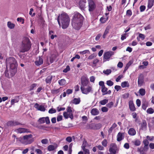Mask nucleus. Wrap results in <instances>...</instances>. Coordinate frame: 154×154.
I'll use <instances>...</instances> for the list:
<instances>
[{
  "label": "nucleus",
  "instance_id": "obj_8",
  "mask_svg": "<svg viewBox=\"0 0 154 154\" xmlns=\"http://www.w3.org/2000/svg\"><path fill=\"white\" fill-rule=\"evenodd\" d=\"M114 52L112 51H109L104 53L103 58L107 60H109L111 57L114 54Z\"/></svg>",
  "mask_w": 154,
  "mask_h": 154
},
{
  "label": "nucleus",
  "instance_id": "obj_7",
  "mask_svg": "<svg viewBox=\"0 0 154 154\" xmlns=\"http://www.w3.org/2000/svg\"><path fill=\"white\" fill-rule=\"evenodd\" d=\"M88 10L89 12H92L96 8V5L95 2L92 0H88Z\"/></svg>",
  "mask_w": 154,
  "mask_h": 154
},
{
  "label": "nucleus",
  "instance_id": "obj_21",
  "mask_svg": "<svg viewBox=\"0 0 154 154\" xmlns=\"http://www.w3.org/2000/svg\"><path fill=\"white\" fill-rule=\"evenodd\" d=\"M129 109L131 111H134L135 110V108L133 101L130 100L129 102Z\"/></svg>",
  "mask_w": 154,
  "mask_h": 154
},
{
  "label": "nucleus",
  "instance_id": "obj_37",
  "mask_svg": "<svg viewBox=\"0 0 154 154\" xmlns=\"http://www.w3.org/2000/svg\"><path fill=\"white\" fill-rule=\"evenodd\" d=\"M99 60L97 58L94 59L92 61V65H91L92 67L96 66L97 64L99 62Z\"/></svg>",
  "mask_w": 154,
  "mask_h": 154
},
{
  "label": "nucleus",
  "instance_id": "obj_43",
  "mask_svg": "<svg viewBox=\"0 0 154 154\" xmlns=\"http://www.w3.org/2000/svg\"><path fill=\"white\" fill-rule=\"evenodd\" d=\"M108 143L107 140L106 139H104L101 142L102 145L104 147H106Z\"/></svg>",
  "mask_w": 154,
  "mask_h": 154
},
{
  "label": "nucleus",
  "instance_id": "obj_26",
  "mask_svg": "<svg viewBox=\"0 0 154 154\" xmlns=\"http://www.w3.org/2000/svg\"><path fill=\"white\" fill-rule=\"evenodd\" d=\"M52 78L53 76L52 75H50L48 76L45 79L46 83L50 84L51 83Z\"/></svg>",
  "mask_w": 154,
  "mask_h": 154
},
{
  "label": "nucleus",
  "instance_id": "obj_49",
  "mask_svg": "<svg viewBox=\"0 0 154 154\" xmlns=\"http://www.w3.org/2000/svg\"><path fill=\"white\" fill-rule=\"evenodd\" d=\"M60 91V89H54L51 91V93L53 94H56L58 93Z\"/></svg>",
  "mask_w": 154,
  "mask_h": 154
},
{
  "label": "nucleus",
  "instance_id": "obj_31",
  "mask_svg": "<svg viewBox=\"0 0 154 154\" xmlns=\"http://www.w3.org/2000/svg\"><path fill=\"white\" fill-rule=\"evenodd\" d=\"M132 143L136 146H139L141 144L140 141L138 139H136L132 141Z\"/></svg>",
  "mask_w": 154,
  "mask_h": 154
},
{
  "label": "nucleus",
  "instance_id": "obj_16",
  "mask_svg": "<svg viewBox=\"0 0 154 154\" xmlns=\"http://www.w3.org/2000/svg\"><path fill=\"white\" fill-rule=\"evenodd\" d=\"M125 135L124 133L119 132L117 136V140L118 141H120L124 138Z\"/></svg>",
  "mask_w": 154,
  "mask_h": 154
},
{
  "label": "nucleus",
  "instance_id": "obj_36",
  "mask_svg": "<svg viewBox=\"0 0 154 154\" xmlns=\"http://www.w3.org/2000/svg\"><path fill=\"white\" fill-rule=\"evenodd\" d=\"M19 101L18 97H15L14 99H12L11 101V105H14L15 103L18 102Z\"/></svg>",
  "mask_w": 154,
  "mask_h": 154
},
{
  "label": "nucleus",
  "instance_id": "obj_62",
  "mask_svg": "<svg viewBox=\"0 0 154 154\" xmlns=\"http://www.w3.org/2000/svg\"><path fill=\"white\" fill-rule=\"evenodd\" d=\"M136 103L137 106L138 107H139L140 106L141 101L139 99H137L136 100Z\"/></svg>",
  "mask_w": 154,
  "mask_h": 154
},
{
  "label": "nucleus",
  "instance_id": "obj_32",
  "mask_svg": "<svg viewBox=\"0 0 154 154\" xmlns=\"http://www.w3.org/2000/svg\"><path fill=\"white\" fill-rule=\"evenodd\" d=\"M15 26L14 24L11 23L10 21H8L7 23V26L8 27L11 29L14 28Z\"/></svg>",
  "mask_w": 154,
  "mask_h": 154
},
{
  "label": "nucleus",
  "instance_id": "obj_4",
  "mask_svg": "<svg viewBox=\"0 0 154 154\" xmlns=\"http://www.w3.org/2000/svg\"><path fill=\"white\" fill-rule=\"evenodd\" d=\"M31 47V44L29 38L27 37L23 38L20 45V51L24 53L29 51Z\"/></svg>",
  "mask_w": 154,
  "mask_h": 154
},
{
  "label": "nucleus",
  "instance_id": "obj_58",
  "mask_svg": "<svg viewBox=\"0 0 154 154\" xmlns=\"http://www.w3.org/2000/svg\"><path fill=\"white\" fill-rule=\"evenodd\" d=\"M63 115L66 119H67L69 117V113L68 114V112H64L63 113Z\"/></svg>",
  "mask_w": 154,
  "mask_h": 154
},
{
  "label": "nucleus",
  "instance_id": "obj_55",
  "mask_svg": "<svg viewBox=\"0 0 154 154\" xmlns=\"http://www.w3.org/2000/svg\"><path fill=\"white\" fill-rule=\"evenodd\" d=\"M45 122L47 124H49L50 123V121L48 117H45Z\"/></svg>",
  "mask_w": 154,
  "mask_h": 154
},
{
  "label": "nucleus",
  "instance_id": "obj_11",
  "mask_svg": "<svg viewBox=\"0 0 154 154\" xmlns=\"http://www.w3.org/2000/svg\"><path fill=\"white\" fill-rule=\"evenodd\" d=\"M20 125H21V124L17 121H9L7 123V125L8 126H13Z\"/></svg>",
  "mask_w": 154,
  "mask_h": 154
},
{
  "label": "nucleus",
  "instance_id": "obj_64",
  "mask_svg": "<svg viewBox=\"0 0 154 154\" xmlns=\"http://www.w3.org/2000/svg\"><path fill=\"white\" fill-rule=\"evenodd\" d=\"M35 152L37 154H42V152L39 149H37L35 150Z\"/></svg>",
  "mask_w": 154,
  "mask_h": 154
},
{
  "label": "nucleus",
  "instance_id": "obj_25",
  "mask_svg": "<svg viewBox=\"0 0 154 154\" xmlns=\"http://www.w3.org/2000/svg\"><path fill=\"white\" fill-rule=\"evenodd\" d=\"M128 133L131 136H134L135 135L136 132L134 129L131 128L128 131Z\"/></svg>",
  "mask_w": 154,
  "mask_h": 154
},
{
  "label": "nucleus",
  "instance_id": "obj_6",
  "mask_svg": "<svg viewBox=\"0 0 154 154\" xmlns=\"http://www.w3.org/2000/svg\"><path fill=\"white\" fill-rule=\"evenodd\" d=\"M80 89L82 93L85 94H88L89 93L93 91L92 87L89 85L84 87H81Z\"/></svg>",
  "mask_w": 154,
  "mask_h": 154
},
{
  "label": "nucleus",
  "instance_id": "obj_20",
  "mask_svg": "<svg viewBox=\"0 0 154 154\" xmlns=\"http://www.w3.org/2000/svg\"><path fill=\"white\" fill-rule=\"evenodd\" d=\"M15 131L17 133H18L29 132L28 129L23 128H18Z\"/></svg>",
  "mask_w": 154,
  "mask_h": 154
},
{
  "label": "nucleus",
  "instance_id": "obj_30",
  "mask_svg": "<svg viewBox=\"0 0 154 154\" xmlns=\"http://www.w3.org/2000/svg\"><path fill=\"white\" fill-rule=\"evenodd\" d=\"M54 33V32L52 30L49 31V36L52 39H54V37H57V35H53Z\"/></svg>",
  "mask_w": 154,
  "mask_h": 154
},
{
  "label": "nucleus",
  "instance_id": "obj_63",
  "mask_svg": "<svg viewBox=\"0 0 154 154\" xmlns=\"http://www.w3.org/2000/svg\"><path fill=\"white\" fill-rule=\"evenodd\" d=\"M147 104L146 103H143L142 104V108L143 109H144V110H145L146 109V108L147 107Z\"/></svg>",
  "mask_w": 154,
  "mask_h": 154
},
{
  "label": "nucleus",
  "instance_id": "obj_51",
  "mask_svg": "<svg viewBox=\"0 0 154 154\" xmlns=\"http://www.w3.org/2000/svg\"><path fill=\"white\" fill-rule=\"evenodd\" d=\"M56 110L54 108H51L48 111V112L50 114H52L56 112Z\"/></svg>",
  "mask_w": 154,
  "mask_h": 154
},
{
  "label": "nucleus",
  "instance_id": "obj_22",
  "mask_svg": "<svg viewBox=\"0 0 154 154\" xmlns=\"http://www.w3.org/2000/svg\"><path fill=\"white\" fill-rule=\"evenodd\" d=\"M67 112L69 113V117L71 119H72L73 118V116L72 114V110L71 107L69 106H68L66 109Z\"/></svg>",
  "mask_w": 154,
  "mask_h": 154
},
{
  "label": "nucleus",
  "instance_id": "obj_45",
  "mask_svg": "<svg viewBox=\"0 0 154 154\" xmlns=\"http://www.w3.org/2000/svg\"><path fill=\"white\" fill-rule=\"evenodd\" d=\"M111 72V70L110 69H107L106 70H103V72L106 75H108L110 74Z\"/></svg>",
  "mask_w": 154,
  "mask_h": 154
},
{
  "label": "nucleus",
  "instance_id": "obj_46",
  "mask_svg": "<svg viewBox=\"0 0 154 154\" xmlns=\"http://www.w3.org/2000/svg\"><path fill=\"white\" fill-rule=\"evenodd\" d=\"M143 143L144 145V146L148 147L149 142L147 139L144 140L143 141Z\"/></svg>",
  "mask_w": 154,
  "mask_h": 154
},
{
  "label": "nucleus",
  "instance_id": "obj_24",
  "mask_svg": "<svg viewBox=\"0 0 154 154\" xmlns=\"http://www.w3.org/2000/svg\"><path fill=\"white\" fill-rule=\"evenodd\" d=\"M110 28V26H108L106 27L103 36V38H106V35L108 33Z\"/></svg>",
  "mask_w": 154,
  "mask_h": 154
},
{
  "label": "nucleus",
  "instance_id": "obj_52",
  "mask_svg": "<svg viewBox=\"0 0 154 154\" xmlns=\"http://www.w3.org/2000/svg\"><path fill=\"white\" fill-rule=\"evenodd\" d=\"M37 86V84L34 83L30 87L29 90L30 91L33 90L34 88L35 87Z\"/></svg>",
  "mask_w": 154,
  "mask_h": 154
},
{
  "label": "nucleus",
  "instance_id": "obj_13",
  "mask_svg": "<svg viewBox=\"0 0 154 154\" xmlns=\"http://www.w3.org/2000/svg\"><path fill=\"white\" fill-rule=\"evenodd\" d=\"M34 107L38 110L42 112H44L46 110V109L44 106L42 105H39L37 103H36L34 106Z\"/></svg>",
  "mask_w": 154,
  "mask_h": 154
},
{
  "label": "nucleus",
  "instance_id": "obj_48",
  "mask_svg": "<svg viewBox=\"0 0 154 154\" xmlns=\"http://www.w3.org/2000/svg\"><path fill=\"white\" fill-rule=\"evenodd\" d=\"M38 122L41 124H43L45 122V117L40 118L38 120Z\"/></svg>",
  "mask_w": 154,
  "mask_h": 154
},
{
  "label": "nucleus",
  "instance_id": "obj_15",
  "mask_svg": "<svg viewBox=\"0 0 154 154\" xmlns=\"http://www.w3.org/2000/svg\"><path fill=\"white\" fill-rule=\"evenodd\" d=\"M86 1V0H81L79 2V7L82 10H84L85 8Z\"/></svg>",
  "mask_w": 154,
  "mask_h": 154
},
{
  "label": "nucleus",
  "instance_id": "obj_39",
  "mask_svg": "<svg viewBox=\"0 0 154 154\" xmlns=\"http://www.w3.org/2000/svg\"><path fill=\"white\" fill-rule=\"evenodd\" d=\"M56 149L55 146L53 145H49L48 147V149L49 151L54 150Z\"/></svg>",
  "mask_w": 154,
  "mask_h": 154
},
{
  "label": "nucleus",
  "instance_id": "obj_2",
  "mask_svg": "<svg viewBox=\"0 0 154 154\" xmlns=\"http://www.w3.org/2000/svg\"><path fill=\"white\" fill-rule=\"evenodd\" d=\"M6 64L7 66L10 67L11 69L10 76L14 75L17 72V63L14 58L9 57L6 59Z\"/></svg>",
  "mask_w": 154,
  "mask_h": 154
},
{
  "label": "nucleus",
  "instance_id": "obj_14",
  "mask_svg": "<svg viewBox=\"0 0 154 154\" xmlns=\"http://www.w3.org/2000/svg\"><path fill=\"white\" fill-rule=\"evenodd\" d=\"M144 76L143 75L141 74L138 77V85L139 86H142L144 83Z\"/></svg>",
  "mask_w": 154,
  "mask_h": 154
},
{
  "label": "nucleus",
  "instance_id": "obj_35",
  "mask_svg": "<svg viewBox=\"0 0 154 154\" xmlns=\"http://www.w3.org/2000/svg\"><path fill=\"white\" fill-rule=\"evenodd\" d=\"M58 82L61 86H63L65 85L66 83V81L64 79H61L58 81Z\"/></svg>",
  "mask_w": 154,
  "mask_h": 154
},
{
  "label": "nucleus",
  "instance_id": "obj_59",
  "mask_svg": "<svg viewBox=\"0 0 154 154\" xmlns=\"http://www.w3.org/2000/svg\"><path fill=\"white\" fill-rule=\"evenodd\" d=\"M69 70H70V68H69V66H67L66 67V68L64 69L63 70V72H64L66 73L68 71H69Z\"/></svg>",
  "mask_w": 154,
  "mask_h": 154
},
{
  "label": "nucleus",
  "instance_id": "obj_28",
  "mask_svg": "<svg viewBox=\"0 0 154 154\" xmlns=\"http://www.w3.org/2000/svg\"><path fill=\"white\" fill-rule=\"evenodd\" d=\"M11 69H10V72H9L8 70V69H6V70L5 72V75L6 77H7L8 78H10L14 76V75H13L12 76H10L11 75Z\"/></svg>",
  "mask_w": 154,
  "mask_h": 154
},
{
  "label": "nucleus",
  "instance_id": "obj_34",
  "mask_svg": "<svg viewBox=\"0 0 154 154\" xmlns=\"http://www.w3.org/2000/svg\"><path fill=\"white\" fill-rule=\"evenodd\" d=\"M121 86L123 88H124L126 87H128L129 86V84L128 82H124L121 83Z\"/></svg>",
  "mask_w": 154,
  "mask_h": 154
},
{
  "label": "nucleus",
  "instance_id": "obj_23",
  "mask_svg": "<svg viewBox=\"0 0 154 154\" xmlns=\"http://www.w3.org/2000/svg\"><path fill=\"white\" fill-rule=\"evenodd\" d=\"M91 113L92 115L95 116L99 113V111L98 109L96 108H93L91 110Z\"/></svg>",
  "mask_w": 154,
  "mask_h": 154
},
{
  "label": "nucleus",
  "instance_id": "obj_41",
  "mask_svg": "<svg viewBox=\"0 0 154 154\" xmlns=\"http://www.w3.org/2000/svg\"><path fill=\"white\" fill-rule=\"evenodd\" d=\"M146 112L149 114H152L154 112V110L152 108H148L146 110Z\"/></svg>",
  "mask_w": 154,
  "mask_h": 154
},
{
  "label": "nucleus",
  "instance_id": "obj_27",
  "mask_svg": "<svg viewBox=\"0 0 154 154\" xmlns=\"http://www.w3.org/2000/svg\"><path fill=\"white\" fill-rule=\"evenodd\" d=\"M117 126V124L115 123H114L111 127L109 128L108 131V132L109 133V134H110L112 132L113 130L116 128Z\"/></svg>",
  "mask_w": 154,
  "mask_h": 154
},
{
  "label": "nucleus",
  "instance_id": "obj_53",
  "mask_svg": "<svg viewBox=\"0 0 154 154\" xmlns=\"http://www.w3.org/2000/svg\"><path fill=\"white\" fill-rule=\"evenodd\" d=\"M146 137L147 140L151 141H152L154 139V137L153 136H147Z\"/></svg>",
  "mask_w": 154,
  "mask_h": 154
},
{
  "label": "nucleus",
  "instance_id": "obj_12",
  "mask_svg": "<svg viewBox=\"0 0 154 154\" xmlns=\"http://www.w3.org/2000/svg\"><path fill=\"white\" fill-rule=\"evenodd\" d=\"M115 146L114 144L112 143L110 146V148L109 149V151L110 153H108L107 154H116V150L115 149Z\"/></svg>",
  "mask_w": 154,
  "mask_h": 154
},
{
  "label": "nucleus",
  "instance_id": "obj_10",
  "mask_svg": "<svg viewBox=\"0 0 154 154\" xmlns=\"http://www.w3.org/2000/svg\"><path fill=\"white\" fill-rule=\"evenodd\" d=\"M149 149V147L141 146L138 148L137 152H139L140 154H146V152Z\"/></svg>",
  "mask_w": 154,
  "mask_h": 154
},
{
  "label": "nucleus",
  "instance_id": "obj_5",
  "mask_svg": "<svg viewBox=\"0 0 154 154\" xmlns=\"http://www.w3.org/2000/svg\"><path fill=\"white\" fill-rule=\"evenodd\" d=\"M19 139L21 142L25 145L30 144L34 141L33 136L31 134L24 136L23 137H20Z\"/></svg>",
  "mask_w": 154,
  "mask_h": 154
},
{
  "label": "nucleus",
  "instance_id": "obj_50",
  "mask_svg": "<svg viewBox=\"0 0 154 154\" xmlns=\"http://www.w3.org/2000/svg\"><path fill=\"white\" fill-rule=\"evenodd\" d=\"M106 84L108 85L111 86L113 85L114 83L111 81L109 80L107 81Z\"/></svg>",
  "mask_w": 154,
  "mask_h": 154
},
{
  "label": "nucleus",
  "instance_id": "obj_33",
  "mask_svg": "<svg viewBox=\"0 0 154 154\" xmlns=\"http://www.w3.org/2000/svg\"><path fill=\"white\" fill-rule=\"evenodd\" d=\"M154 0H149L147 7L149 8H152L153 5Z\"/></svg>",
  "mask_w": 154,
  "mask_h": 154
},
{
  "label": "nucleus",
  "instance_id": "obj_1",
  "mask_svg": "<svg viewBox=\"0 0 154 154\" xmlns=\"http://www.w3.org/2000/svg\"><path fill=\"white\" fill-rule=\"evenodd\" d=\"M83 19V16L79 13H74L72 20V24L75 29L79 30L82 26Z\"/></svg>",
  "mask_w": 154,
  "mask_h": 154
},
{
  "label": "nucleus",
  "instance_id": "obj_18",
  "mask_svg": "<svg viewBox=\"0 0 154 154\" xmlns=\"http://www.w3.org/2000/svg\"><path fill=\"white\" fill-rule=\"evenodd\" d=\"M43 62V59L41 57H39L38 58L36 59L35 63L37 66H39L42 64Z\"/></svg>",
  "mask_w": 154,
  "mask_h": 154
},
{
  "label": "nucleus",
  "instance_id": "obj_42",
  "mask_svg": "<svg viewBox=\"0 0 154 154\" xmlns=\"http://www.w3.org/2000/svg\"><path fill=\"white\" fill-rule=\"evenodd\" d=\"M80 54H90V51L88 50H86L83 51H81L79 52Z\"/></svg>",
  "mask_w": 154,
  "mask_h": 154
},
{
  "label": "nucleus",
  "instance_id": "obj_60",
  "mask_svg": "<svg viewBox=\"0 0 154 154\" xmlns=\"http://www.w3.org/2000/svg\"><path fill=\"white\" fill-rule=\"evenodd\" d=\"M82 149L84 152L85 154H90L89 151L88 149L85 148Z\"/></svg>",
  "mask_w": 154,
  "mask_h": 154
},
{
  "label": "nucleus",
  "instance_id": "obj_54",
  "mask_svg": "<svg viewBox=\"0 0 154 154\" xmlns=\"http://www.w3.org/2000/svg\"><path fill=\"white\" fill-rule=\"evenodd\" d=\"M87 143L86 141L84 140L83 141V143L82 146V149L85 148V147L87 145Z\"/></svg>",
  "mask_w": 154,
  "mask_h": 154
},
{
  "label": "nucleus",
  "instance_id": "obj_3",
  "mask_svg": "<svg viewBox=\"0 0 154 154\" xmlns=\"http://www.w3.org/2000/svg\"><path fill=\"white\" fill-rule=\"evenodd\" d=\"M57 21L60 26L61 22L62 24V28L65 29L68 27L69 24L70 19L66 14L63 13L58 16Z\"/></svg>",
  "mask_w": 154,
  "mask_h": 154
},
{
  "label": "nucleus",
  "instance_id": "obj_29",
  "mask_svg": "<svg viewBox=\"0 0 154 154\" xmlns=\"http://www.w3.org/2000/svg\"><path fill=\"white\" fill-rule=\"evenodd\" d=\"M80 98H74L72 101V103L75 104H78L80 103Z\"/></svg>",
  "mask_w": 154,
  "mask_h": 154
},
{
  "label": "nucleus",
  "instance_id": "obj_56",
  "mask_svg": "<svg viewBox=\"0 0 154 154\" xmlns=\"http://www.w3.org/2000/svg\"><path fill=\"white\" fill-rule=\"evenodd\" d=\"M146 9V7L144 5H141L140 7V9L141 12L143 11Z\"/></svg>",
  "mask_w": 154,
  "mask_h": 154
},
{
  "label": "nucleus",
  "instance_id": "obj_19",
  "mask_svg": "<svg viewBox=\"0 0 154 154\" xmlns=\"http://www.w3.org/2000/svg\"><path fill=\"white\" fill-rule=\"evenodd\" d=\"M140 128L143 130H146L147 128V123L146 120H143L140 123Z\"/></svg>",
  "mask_w": 154,
  "mask_h": 154
},
{
  "label": "nucleus",
  "instance_id": "obj_38",
  "mask_svg": "<svg viewBox=\"0 0 154 154\" xmlns=\"http://www.w3.org/2000/svg\"><path fill=\"white\" fill-rule=\"evenodd\" d=\"M101 88V91L103 93V95H104L107 94V88L105 87V86L102 87Z\"/></svg>",
  "mask_w": 154,
  "mask_h": 154
},
{
  "label": "nucleus",
  "instance_id": "obj_17",
  "mask_svg": "<svg viewBox=\"0 0 154 154\" xmlns=\"http://www.w3.org/2000/svg\"><path fill=\"white\" fill-rule=\"evenodd\" d=\"M101 127L102 125L100 123L93 124L91 125V128L94 130L99 129Z\"/></svg>",
  "mask_w": 154,
  "mask_h": 154
},
{
  "label": "nucleus",
  "instance_id": "obj_61",
  "mask_svg": "<svg viewBox=\"0 0 154 154\" xmlns=\"http://www.w3.org/2000/svg\"><path fill=\"white\" fill-rule=\"evenodd\" d=\"M113 104H114V103L113 102H109V103H108L106 105V106H107V107L109 108H111L113 106Z\"/></svg>",
  "mask_w": 154,
  "mask_h": 154
},
{
  "label": "nucleus",
  "instance_id": "obj_44",
  "mask_svg": "<svg viewBox=\"0 0 154 154\" xmlns=\"http://www.w3.org/2000/svg\"><path fill=\"white\" fill-rule=\"evenodd\" d=\"M108 100L107 99H104L100 101V103L102 105H104L108 102Z\"/></svg>",
  "mask_w": 154,
  "mask_h": 154
},
{
  "label": "nucleus",
  "instance_id": "obj_9",
  "mask_svg": "<svg viewBox=\"0 0 154 154\" xmlns=\"http://www.w3.org/2000/svg\"><path fill=\"white\" fill-rule=\"evenodd\" d=\"M81 82L82 85L81 87H85L89 83L88 79L85 76H82L81 78Z\"/></svg>",
  "mask_w": 154,
  "mask_h": 154
},
{
  "label": "nucleus",
  "instance_id": "obj_40",
  "mask_svg": "<svg viewBox=\"0 0 154 154\" xmlns=\"http://www.w3.org/2000/svg\"><path fill=\"white\" fill-rule=\"evenodd\" d=\"M139 92L140 95L141 96H143L145 94L146 91L145 89L141 88L139 90Z\"/></svg>",
  "mask_w": 154,
  "mask_h": 154
},
{
  "label": "nucleus",
  "instance_id": "obj_57",
  "mask_svg": "<svg viewBox=\"0 0 154 154\" xmlns=\"http://www.w3.org/2000/svg\"><path fill=\"white\" fill-rule=\"evenodd\" d=\"M41 142L42 144H46L48 142V140L47 139H45L42 140Z\"/></svg>",
  "mask_w": 154,
  "mask_h": 154
},
{
  "label": "nucleus",
  "instance_id": "obj_47",
  "mask_svg": "<svg viewBox=\"0 0 154 154\" xmlns=\"http://www.w3.org/2000/svg\"><path fill=\"white\" fill-rule=\"evenodd\" d=\"M96 56V55L94 54H93L89 56L88 59V60H91L95 58Z\"/></svg>",
  "mask_w": 154,
  "mask_h": 154
}]
</instances>
